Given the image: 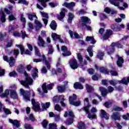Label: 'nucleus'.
Segmentation results:
<instances>
[{
    "instance_id": "nucleus-1",
    "label": "nucleus",
    "mask_w": 129,
    "mask_h": 129,
    "mask_svg": "<svg viewBox=\"0 0 129 129\" xmlns=\"http://www.w3.org/2000/svg\"><path fill=\"white\" fill-rule=\"evenodd\" d=\"M17 71L20 73H23L26 76V81H20V82L22 85L25 87H29V85H31L33 83V79L30 77L25 71V67L22 64L18 66Z\"/></svg>"
},
{
    "instance_id": "nucleus-2",
    "label": "nucleus",
    "mask_w": 129,
    "mask_h": 129,
    "mask_svg": "<svg viewBox=\"0 0 129 129\" xmlns=\"http://www.w3.org/2000/svg\"><path fill=\"white\" fill-rule=\"evenodd\" d=\"M11 98H13V99H18V94H17V92L14 90H6L4 93L1 95L2 97H8L9 95H10Z\"/></svg>"
},
{
    "instance_id": "nucleus-3",
    "label": "nucleus",
    "mask_w": 129,
    "mask_h": 129,
    "mask_svg": "<svg viewBox=\"0 0 129 129\" xmlns=\"http://www.w3.org/2000/svg\"><path fill=\"white\" fill-rule=\"evenodd\" d=\"M68 115H69V116H70L71 117L69 118V119L67 120L66 124L70 125L72 123H73V118H74V114H73V112L72 111L66 112L64 114V117H67Z\"/></svg>"
},
{
    "instance_id": "nucleus-4",
    "label": "nucleus",
    "mask_w": 129,
    "mask_h": 129,
    "mask_svg": "<svg viewBox=\"0 0 129 129\" xmlns=\"http://www.w3.org/2000/svg\"><path fill=\"white\" fill-rule=\"evenodd\" d=\"M34 48L35 50V54L37 55V56H39L40 57V58L39 59H34L33 62H35L36 63H38V62H41V61H46V57L44 55H41L39 53V51H38V47L36 46H34Z\"/></svg>"
},
{
    "instance_id": "nucleus-5",
    "label": "nucleus",
    "mask_w": 129,
    "mask_h": 129,
    "mask_svg": "<svg viewBox=\"0 0 129 129\" xmlns=\"http://www.w3.org/2000/svg\"><path fill=\"white\" fill-rule=\"evenodd\" d=\"M114 47H117L118 48H122V45L119 43L118 42L117 43H112L111 45L107 48L108 54H110L112 52L114 51Z\"/></svg>"
},
{
    "instance_id": "nucleus-6",
    "label": "nucleus",
    "mask_w": 129,
    "mask_h": 129,
    "mask_svg": "<svg viewBox=\"0 0 129 129\" xmlns=\"http://www.w3.org/2000/svg\"><path fill=\"white\" fill-rule=\"evenodd\" d=\"M91 23L90 19L88 17L85 16L81 17L80 24L81 27H83L84 26H86V24H90Z\"/></svg>"
},
{
    "instance_id": "nucleus-7",
    "label": "nucleus",
    "mask_w": 129,
    "mask_h": 129,
    "mask_svg": "<svg viewBox=\"0 0 129 129\" xmlns=\"http://www.w3.org/2000/svg\"><path fill=\"white\" fill-rule=\"evenodd\" d=\"M91 111L92 113H93V115H91V113H89V112L88 113V118H89L90 119H94L97 117L96 116V114H94L96 112H97V109H96V108L93 107L91 109Z\"/></svg>"
},
{
    "instance_id": "nucleus-8",
    "label": "nucleus",
    "mask_w": 129,
    "mask_h": 129,
    "mask_svg": "<svg viewBox=\"0 0 129 129\" xmlns=\"http://www.w3.org/2000/svg\"><path fill=\"white\" fill-rule=\"evenodd\" d=\"M20 93L23 95L24 99L25 101H30V93L28 91H25L24 89H20Z\"/></svg>"
},
{
    "instance_id": "nucleus-9",
    "label": "nucleus",
    "mask_w": 129,
    "mask_h": 129,
    "mask_svg": "<svg viewBox=\"0 0 129 129\" xmlns=\"http://www.w3.org/2000/svg\"><path fill=\"white\" fill-rule=\"evenodd\" d=\"M53 85H54L53 84H50L47 85L46 83H44L42 85V87L44 93H47L48 91L47 90H51V89H52Z\"/></svg>"
},
{
    "instance_id": "nucleus-10",
    "label": "nucleus",
    "mask_w": 129,
    "mask_h": 129,
    "mask_svg": "<svg viewBox=\"0 0 129 129\" xmlns=\"http://www.w3.org/2000/svg\"><path fill=\"white\" fill-rule=\"evenodd\" d=\"M3 59L4 61L9 62L10 66L13 67L15 65V59H14L13 57H11L9 59V58H8V56L4 55L3 56Z\"/></svg>"
},
{
    "instance_id": "nucleus-11",
    "label": "nucleus",
    "mask_w": 129,
    "mask_h": 129,
    "mask_svg": "<svg viewBox=\"0 0 129 129\" xmlns=\"http://www.w3.org/2000/svg\"><path fill=\"white\" fill-rule=\"evenodd\" d=\"M33 108L35 111H39L40 110V104L38 102H36L35 99H32L31 100Z\"/></svg>"
},
{
    "instance_id": "nucleus-12",
    "label": "nucleus",
    "mask_w": 129,
    "mask_h": 129,
    "mask_svg": "<svg viewBox=\"0 0 129 129\" xmlns=\"http://www.w3.org/2000/svg\"><path fill=\"white\" fill-rule=\"evenodd\" d=\"M70 66L72 69H77L78 68V64L77 61L75 59H71L70 62Z\"/></svg>"
},
{
    "instance_id": "nucleus-13",
    "label": "nucleus",
    "mask_w": 129,
    "mask_h": 129,
    "mask_svg": "<svg viewBox=\"0 0 129 129\" xmlns=\"http://www.w3.org/2000/svg\"><path fill=\"white\" fill-rule=\"evenodd\" d=\"M61 50L62 52H64V53H62V55L64 57H66L67 56H70V55H71V52H70V51L68 50V49L66 46H62L61 47Z\"/></svg>"
},
{
    "instance_id": "nucleus-14",
    "label": "nucleus",
    "mask_w": 129,
    "mask_h": 129,
    "mask_svg": "<svg viewBox=\"0 0 129 129\" xmlns=\"http://www.w3.org/2000/svg\"><path fill=\"white\" fill-rule=\"evenodd\" d=\"M100 117L105 118V119H108L109 118V114L107 113L104 110L101 109L100 113Z\"/></svg>"
},
{
    "instance_id": "nucleus-15",
    "label": "nucleus",
    "mask_w": 129,
    "mask_h": 129,
    "mask_svg": "<svg viewBox=\"0 0 129 129\" xmlns=\"http://www.w3.org/2000/svg\"><path fill=\"white\" fill-rule=\"evenodd\" d=\"M40 14L42 17V21H43L44 24L45 26H47V24H48V19L49 17L48 16V14L45 13V12H40Z\"/></svg>"
},
{
    "instance_id": "nucleus-16",
    "label": "nucleus",
    "mask_w": 129,
    "mask_h": 129,
    "mask_svg": "<svg viewBox=\"0 0 129 129\" xmlns=\"http://www.w3.org/2000/svg\"><path fill=\"white\" fill-rule=\"evenodd\" d=\"M16 46L17 47H18V48H20V49L21 51V55H23L24 53H25V54H27V55H31V52L30 51H29V50H26L25 52V48L23 45H16Z\"/></svg>"
},
{
    "instance_id": "nucleus-17",
    "label": "nucleus",
    "mask_w": 129,
    "mask_h": 129,
    "mask_svg": "<svg viewBox=\"0 0 129 129\" xmlns=\"http://www.w3.org/2000/svg\"><path fill=\"white\" fill-rule=\"evenodd\" d=\"M75 3L74 2H71L70 3H67V2H65L62 6L63 7H66V8H67L68 9H69L70 10H72L74 7H75Z\"/></svg>"
},
{
    "instance_id": "nucleus-18",
    "label": "nucleus",
    "mask_w": 129,
    "mask_h": 129,
    "mask_svg": "<svg viewBox=\"0 0 129 129\" xmlns=\"http://www.w3.org/2000/svg\"><path fill=\"white\" fill-rule=\"evenodd\" d=\"M37 43L39 47H42V48H44L45 47V41H44V40H43V38L41 37V36H38Z\"/></svg>"
},
{
    "instance_id": "nucleus-19",
    "label": "nucleus",
    "mask_w": 129,
    "mask_h": 129,
    "mask_svg": "<svg viewBox=\"0 0 129 129\" xmlns=\"http://www.w3.org/2000/svg\"><path fill=\"white\" fill-rule=\"evenodd\" d=\"M51 37L54 41H57V40H58L60 43H64V42H63L60 38V35H58L56 33H52Z\"/></svg>"
},
{
    "instance_id": "nucleus-20",
    "label": "nucleus",
    "mask_w": 129,
    "mask_h": 129,
    "mask_svg": "<svg viewBox=\"0 0 129 129\" xmlns=\"http://www.w3.org/2000/svg\"><path fill=\"white\" fill-rule=\"evenodd\" d=\"M65 12H66V10L62 9L61 12L59 13V15L57 16V18L59 21H63V19H64L65 17Z\"/></svg>"
},
{
    "instance_id": "nucleus-21",
    "label": "nucleus",
    "mask_w": 129,
    "mask_h": 129,
    "mask_svg": "<svg viewBox=\"0 0 129 129\" xmlns=\"http://www.w3.org/2000/svg\"><path fill=\"white\" fill-rule=\"evenodd\" d=\"M84 102L87 103V106L85 107L84 108V109L85 110V111L86 112V113H88L89 112V107L90 106V104H89V100L88 99V98H86L84 99Z\"/></svg>"
},
{
    "instance_id": "nucleus-22",
    "label": "nucleus",
    "mask_w": 129,
    "mask_h": 129,
    "mask_svg": "<svg viewBox=\"0 0 129 129\" xmlns=\"http://www.w3.org/2000/svg\"><path fill=\"white\" fill-rule=\"evenodd\" d=\"M69 34L70 35L71 38L72 39H73V38L75 37L76 39H79L80 38V36H79V34H78L76 32H73L71 30H69Z\"/></svg>"
},
{
    "instance_id": "nucleus-23",
    "label": "nucleus",
    "mask_w": 129,
    "mask_h": 129,
    "mask_svg": "<svg viewBox=\"0 0 129 129\" xmlns=\"http://www.w3.org/2000/svg\"><path fill=\"white\" fill-rule=\"evenodd\" d=\"M117 57V65L118 67H121L122 66V63H123V58L119 55H116Z\"/></svg>"
},
{
    "instance_id": "nucleus-24",
    "label": "nucleus",
    "mask_w": 129,
    "mask_h": 129,
    "mask_svg": "<svg viewBox=\"0 0 129 129\" xmlns=\"http://www.w3.org/2000/svg\"><path fill=\"white\" fill-rule=\"evenodd\" d=\"M109 2L115 7H119V3H122V0H109Z\"/></svg>"
},
{
    "instance_id": "nucleus-25",
    "label": "nucleus",
    "mask_w": 129,
    "mask_h": 129,
    "mask_svg": "<svg viewBox=\"0 0 129 129\" xmlns=\"http://www.w3.org/2000/svg\"><path fill=\"white\" fill-rule=\"evenodd\" d=\"M112 35V31L111 30H107L106 34L103 36L104 40H107L110 36Z\"/></svg>"
},
{
    "instance_id": "nucleus-26",
    "label": "nucleus",
    "mask_w": 129,
    "mask_h": 129,
    "mask_svg": "<svg viewBox=\"0 0 129 129\" xmlns=\"http://www.w3.org/2000/svg\"><path fill=\"white\" fill-rule=\"evenodd\" d=\"M9 122L15 125L17 127H20V121L17 120H12L11 119H9Z\"/></svg>"
},
{
    "instance_id": "nucleus-27",
    "label": "nucleus",
    "mask_w": 129,
    "mask_h": 129,
    "mask_svg": "<svg viewBox=\"0 0 129 129\" xmlns=\"http://www.w3.org/2000/svg\"><path fill=\"white\" fill-rule=\"evenodd\" d=\"M49 116L50 117H54L55 120L56 121H58V120H59V119H60V116L59 115H55L52 112H49Z\"/></svg>"
},
{
    "instance_id": "nucleus-28",
    "label": "nucleus",
    "mask_w": 129,
    "mask_h": 129,
    "mask_svg": "<svg viewBox=\"0 0 129 129\" xmlns=\"http://www.w3.org/2000/svg\"><path fill=\"white\" fill-rule=\"evenodd\" d=\"M119 83H122V84H125V85H127V83H129V76L127 78H123L121 81H119Z\"/></svg>"
},
{
    "instance_id": "nucleus-29",
    "label": "nucleus",
    "mask_w": 129,
    "mask_h": 129,
    "mask_svg": "<svg viewBox=\"0 0 129 129\" xmlns=\"http://www.w3.org/2000/svg\"><path fill=\"white\" fill-rule=\"evenodd\" d=\"M69 101L70 104L74 105L75 106H79V105H80V104L81 103V102L80 101H79L78 102H72V99L71 98H70Z\"/></svg>"
},
{
    "instance_id": "nucleus-30",
    "label": "nucleus",
    "mask_w": 129,
    "mask_h": 129,
    "mask_svg": "<svg viewBox=\"0 0 129 129\" xmlns=\"http://www.w3.org/2000/svg\"><path fill=\"white\" fill-rule=\"evenodd\" d=\"M100 91L101 92L102 96H105V95L108 93L107 90L103 87H100Z\"/></svg>"
},
{
    "instance_id": "nucleus-31",
    "label": "nucleus",
    "mask_w": 129,
    "mask_h": 129,
    "mask_svg": "<svg viewBox=\"0 0 129 129\" xmlns=\"http://www.w3.org/2000/svg\"><path fill=\"white\" fill-rule=\"evenodd\" d=\"M35 23L36 24V30H39V29H41L43 27V24L39 21L35 20Z\"/></svg>"
},
{
    "instance_id": "nucleus-32",
    "label": "nucleus",
    "mask_w": 129,
    "mask_h": 129,
    "mask_svg": "<svg viewBox=\"0 0 129 129\" xmlns=\"http://www.w3.org/2000/svg\"><path fill=\"white\" fill-rule=\"evenodd\" d=\"M49 26L52 30H55L57 29V23L55 21H52Z\"/></svg>"
},
{
    "instance_id": "nucleus-33",
    "label": "nucleus",
    "mask_w": 129,
    "mask_h": 129,
    "mask_svg": "<svg viewBox=\"0 0 129 129\" xmlns=\"http://www.w3.org/2000/svg\"><path fill=\"white\" fill-rule=\"evenodd\" d=\"M103 56H104V53L102 51H99L98 52L97 56L100 60L103 59Z\"/></svg>"
},
{
    "instance_id": "nucleus-34",
    "label": "nucleus",
    "mask_w": 129,
    "mask_h": 129,
    "mask_svg": "<svg viewBox=\"0 0 129 129\" xmlns=\"http://www.w3.org/2000/svg\"><path fill=\"white\" fill-rule=\"evenodd\" d=\"M74 87L75 89H83V86L79 83H76L74 85Z\"/></svg>"
},
{
    "instance_id": "nucleus-35",
    "label": "nucleus",
    "mask_w": 129,
    "mask_h": 129,
    "mask_svg": "<svg viewBox=\"0 0 129 129\" xmlns=\"http://www.w3.org/2000/svg\"><path fill=\"white\" fill-rule=\"evenodd\" d=\"M111 117L112 119H114V120H116V119H119V117H120V116L119 115V114H118V113L116 112L114 113L112 115Z\"/></svg>"
},
{
    "instance_id": "nucleus-36",
    "label": "nucleus",
    "mask_w": 129,
    "mask_h": 129,
    "mask_svg": "<svg viewBox=\"0 0 129 129\" xmlns=\"http://www.w3.org/2000/svg\"><path fill=\"white\" fill-rule=\"evenodd\" d=\"M104 12L107 14H109L110 13H111L112 15H114V14L116 13V12L114 10H110V9L107 7L104 9Z\"/></svg>"
},
{
    "instance_id": "nucleus-37",
    "label": "nucleus",
    "mask_w": 129,
    "mask_h": 129,
    "mask_svg": "<svg viewBox=\"0 0 129 129\" xmlns=\"http://www.w3.org/2000/svg\"><path fill=\"white\" fill-rule=\"evenodd\" d=\"M86 41H90L91 44H95V43H96V41L94 39V38L91 36H87L86 37Z\"/></svg>"
},
{
    "instance_id": "nucleus-38",
    "label": "nucleus",
    "mask_w": 129,
    "mask_h": 129,
    "mask_svg": "<svg viewBox=\"0 0 129 129\" xmlns=\"http://www.w3.org/2000/svg\"><path fill=\"white\" fill-rule=\"evenodd\" d=\"M93 48V46H89L87 49V52H88L89 56L92 57L93 56V52H92V48Z\"/></svg>"
},
{
    "instance_id": "nucleus-39",
    "label": "nucleus",
    "mask_w": 129,
    "mask_h": 129,
    "mask_svg": "<svg viewBox=\"0 0 129 129\" xmlns=\"http://www.w3.org/2000/svg\"><path fill=\"white\" fill-rule=\"evenodd\" d=\"M50 104H51L50 103V102H47L45 104L41 103V106L43 109H47V108H49Z\"/></svg>"
},
{
    "instance_id": "nucleus-40",
    "label": "nucleus",
    "mask_w": 129,
    "mask_h": 129,
    "mask_svg": "<svg viewBox=\"0 0 129 129\" xmlns=\"http://www.w3.org/2000/svg\"><path fill=\"white\" fill-rule=\"evenodd\" d=\"M74 18V15L72 14V13H69V18L68 19V22L70 24H71L72 23V20H73V18Z\"/></svg>"
},
{
    "instance_id": "nucleus-41",
    "label": "nucleus",
    "mask_w": 129,
    "mask_h": 129,
    "mask_svg": "<svg viewBox=\"0 0 129 129\" xmlns=\"http://www.w3.org/2000/svg\"><path fill=\"white\" fill-rule=\"evenodd\" d=\"M78 127L79 129H86L85 127V124H84L83 122H80L78 125Z\"/></svg>"
},
{
    "instance_id": "nucleus-42",
    "label": "nucleus",
    "mask_w": 129,
    "mask_h": 129,
    "mask_svg": "<svg viewBox=\"0 0 129 129\" xmlns=\"http://www.w3.org/2000/svg\"><path fill=\"white\" fill-rule=\"evenodd\" d=\"M38 69H34L33 73L32 74V77L35 79V78H37L38 77Z\"/></svg>"
},
{
    "instance_id": "nucleus-43",
    "label": "nucleus",
    "mask_w": 129,
    "mask_h": 129,
    "mask_svg": "<svg viewBox=\"0 0 129 129\" xmlns=\"http://www.w3.org/2000/svg\"><path fill=\"white\" fill-rule=\"evenodd\" d=\"M86 88L87 89V91L89 92V93L93 91V87L90 86L89 85L87 84H86Z\"/></svg>"
},
{
    "instance_id": "nucleus-44",
    "label": "nucleus",
    "mask_w": 129,
    "mask_h": 129,
    "mask_svg": "<svg viewBox=\"0 0 129 129\" xmlns=\"http://www.w3.org/2000/svg\"><path fill=\"white\" fill-rule=\"evenodd\" d=\"M99 70L100 72H101L102 73H103L104 74H108V73H109V72L107 71V69L106 68H100Z\"/></svg>"
},
{
    "instance_id": "nucleus-45",
    "label": "nucleus",
    "mask_w": 129,
    "mask_h": 129,
    "mask_svg": "<svg viewBox=\"0 0 129 129\" xmlns=\"http://www.w3.org/2000/svg\"><path fill=\"white\" fill-rule=\"evenodd\" d=\"M51 61L52 58L51 57L48 58V60L45 61V65L48 70L50 69V63H49L48 62H51Z\"/></svg>"
},
{
    "instance_id": "nucleus-46",
    "label": "nucleus",
    "mask_w": 129,
    "mask_h": 129,
    "mask_svg": "<svg viewBox=\"0 0 129 129\" xmlns=\"http://www.w3.org/2000/svg\"><path fill=\"white\" fill-rule=\"evenodd\" d=\"M38 2H39V3H41V5L43 8H46V2H49V0H37Z\"/></svg>"
},
{
    "instance_id": "nucleus-47",
    "label": "nucleus",
    "mask_w": 129,
    "mask_h": 129,
    "mask_svg": "<svg viewBox=\"0 0 129 129\" xmlns=\"http://www.w3.org/2000/svg\"><path fill=\"white\" fill-rule=\"evenodd\" d=\"M33 18H37V16L35 13H31L28 14V19L30 20V21H33Z\"/></svg>"
},
{
    "instance_id": "nucleus-48",
    "label": "nucleus",
    "mask_w": 129,
    "mask_h": 129,
    "mask_svg": "<svg viewBox=\"0 0 129 129\" xmlns=\"http://www.w3.org/2000/svg\"><path fill=\"white\" fill-rule=\"evenodd\" d=\"M21 21L23 23V28H25L26 27V18L24 17V15L22 14L21 15Z\"/></svg>"
},
{
    "instance_id": "nucleus-49",
    "label": "nucleus",
    "mask_w": 129,
    "mask_h": 129,
    "mask_svg": "<svg viewBox=\"0 0 129 129\" xmlns=\"http://www.w3.org/2000/svg\"><path fill=\"white\" fill-rule=\"evenodd\" d=\"M59 99H61L60 101V104H61V105L63 107L66 106V105L64 103H63V101H64V100H65V99H64V95H61L59 97Z\"/></svg>"
},
{
    "instance_id": "nucleus-50",
    "label": "nucleus",
    "mask_w": 129,
    "mask_h": 129,
    "mask_svg": "<svg viewBox=\"0 0 129 129\" xmlns=\"http://www.w3.org/2000/svg\"><path fill=\"white\" fill-rule=\"evenodd\" d=\"M3 110L5 112V113H6V114H11V113H12V112H11L10 109H9L8 108H7L6 107L3 108Z\"/></svg>"
},
{
    "instance_id": "nucleus-51",
    "label": "nucleus",
    "mask_w": 129,
    "mask_h": 129,
    "mask_svg": "<svg viewBox=\"0 0 129 129\" xmlns=\"http://www.w3.org/2000/svg\"><path fill=\"white\" fill-rule=\"evenodd\" d=\"M49 129H57L56 124L50 123L49 124Z\"/></svg>"
},
{
    "instance_id": "nucleus-52",
    "label": "nucleus",
    "mask_w": 129,
    "mask_h": 129,
    "mask_svg": "<svg viewBox=\"0 0 129 129\" xmlns=\"http://www.w3.org/2000/svg\"><path fill=\"white\" fill-rule=\"evenodd\" d=\"M57 89L58 90V92H64L65 90V87L64 86H58L57 87Z\"/></svg>"
},
{
    "instance_id": "nucleus-53",
    "label": "nucleus",
    "mask_w": 129,
    "mask_h": 129,
    "mask_svg": "<svg viewBox=\"0 0 129 129\" xmlns=\"http://www.w3.org/2000/svg\"><path fill=\"white\" fill-rule=\"evenodd\" d=\"M19 4H22V5H26V6H28L29 3L26 0H19Z\"/></svg>"
},
{
    "instance_id": "nucleus-54",
    "label": "nucleus",
    "mask_w": 129,
    "mask_h": 129,
    "mask_svg": "<svg viewBox=\"0 0 129 129\" xmlns=\"http://www.w3.org/2000/svg\"><path fill=\"white\" fill-rule=\"evenodd\" d=\"M1 20L2 23H5V22H6V15H5V13H2V15L1 16Z\"/></svg>"
},
{
    "instance_id": "nucleus-55",
    "label": "nucleus",
    "mask_w": 129,
    "mask_h": 129,
    "mask_svg": "<svg viewBox=\"0 0 129 129\" xmlns=\"http://www.w3.org/2000/svg\"><path fill=\"white\" fill-rule=\"evenodd\" d=\"M54 108L55 110H57V111H58L59 112L62 110L61 107L58 104L55 105Z\"/></svg>"
},
{
    "instance_id": "nucleus-56",
    "label": "nucleus",
    "mask_w": 129,
    "mask_h": 129,
    "mask_svg": "<svg viewBox=\"0 0 129 129\" xmlns=\"http://www.w3.org/2000/svg\"><path fill=\"white\" fill-rule=\"evenodd\" d=\"M42 123L44 128H47V125H48V122L47 120H44Z\"/></svg>"
},
{
    "instance_id": "nucleus-57",
    "label": "nucleus",
    "mask_w": 129,
    "mask_h": 129,
    "mask_svg": "<svg viewBox=\"0 0 129 129\" xmlns=\"http://www.w3.org/2000/svg\"><path fill=\"white\" fill-rule=\"evenodd\" d=\"M53 52H54V50H53V48H52V45H50L49 46V48H48V54H53Z\"/></svg>"
},
{
    "instance_id": "nucleus-58",
    "label": "nucleus",
    "mask_w": 129,
    "mask_h": 129,
    "mask_svg": "<svg viewBox=\"0 0 129 129\" xmlns=\"http://www.w3.org/2000/svg\"><path fill=\"white\" fill-rule=\"evenodd\" d=\"M109 83L111 85H113V86H114L117 83V81L116 80H111L109 81Z\"/></svg>"
},
{
    "instance_id": "nucleus-59",
    "label": "nucleus",
    "mask_w": 129,
    "mask_h": 129,
    "mask_svg": "<svg viewBox=\"0 0 129 129\" xmlns=\"http://www.w3.org/2000/svg\"><path fill=\"white\" fill-rule=\"evenodd\" d=\"M110 73L112 76H117V75H118L117 72L114 71H111Z\"/></svg>"
},
{
    "instance_id": "nucleus-60",
    "label": "nucleus",
    "mask_w": 129,
    "mask_h": 129,
    "mask_svg": "<svg viewBox=\"0 0 129 129\" xmlns=\"http://www.w3.org/2000/svg\"><path fill=\"white\" fill-rule=\"evenodd\" d=\"M9 75L11 77H16V76H17V73H16V72H13L10 73Z\"/></svg>"
},
{
    "instance_id": "nucleus-61",
    "label": "nucleus",
    "mask_w": 129,
    "mask_h": 129,
    "mask_svg": "<svg viewBox=\"0 0 129 129\" xmlns=\"http://www.w3.org/2000/svg\"><path fill=\"white\" fill-rule=\"evenodd\" d=\"M122 118L125 120H128V119H129V113H127L126 115H123Z\"/></svg>"
},
{
    "instance_id": "nucleus-62",
    "label": "nucleus",
    "mask_w": 129,
    "mask_h": 129,
    "mask_svg": "<svg viewBox=\"0 0 129 129\" xmlns=\"http://www.w3.org/2000/svg\"><path fill=\"white\" fill-rule=\"evenodd\" d=\"M77 14L79 16H80V15H84V14H85V11H84V10H80L79 11H78Z\"/></svg>"
},
{
    "instance_id": "nucleus-63",
    "label": "nucleus",
    "mask_w": 129,
    "mask_h": 129,
    "mask_svg": "<svg viewBox=\"0 0 129 129\" xmlns=\"http://www.w3.org/2000/svg\"><path fill=\"white\" fill-rule=\"evenodd\" d=\"M53 101L54 103H57V102H58L59 98H58V97H54L53 99Z\"/></svg>"
},
{
    "instance_id": "nucleus-64",
    "label": "nucleus",
    "mask_w": 129,
    "mask_h": 129,
    "mask_svg": "<svg viewBox=\"0 0 129 129\" xmlns=\"http://www.w3.org/2000/svg\"><path fill=\"white\" fill-rule=\"evenodd\" d=\"M24 127L26 129H33V128L32 127V126H31V125L29 124H25L24 125Z\"/></svg>"
}]
</instances>
